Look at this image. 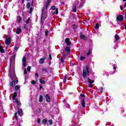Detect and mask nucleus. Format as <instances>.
<instances>
[{"mask_svg":"<svg viewBox=\"0 0 126 126\" xmlns=\"http://www.w3.org/2000/svg\"><path fill=\"white\" fill-rule=\"evenodd\" d=\"M9 75L12 81H18V79H17V77L15 74H14V72H13V69H9Z\"/></svg>","mask_w":126,"mask_h":126,"instance_id":"f257e3e1","label":"nucleus"},{"mask_svg":"<svg viewBox=\"0 0 126 126\" xmlns=\"http://www.w3.org/2000/svg\"><path fill=\"white\" fill-rule=\"evenodd\" d=\"M87 75H89V66L88 65L86 66L85 68L83 69L82 76L84 79H85Z\"/></svg>","mask_w":126,"mask_h":126,"instance_id":"f03ea898","label":"nucleus"},{"mask_svg":"<svg viewBox=\"0 0 126 126\" xmlns=\"http://www.w3.org/2000/svg\"><path fill=\"white\" fill-rule=\"evenodd\" d=\"M10 61V66L11 64L14 63H15V55H13L9 59Z\"/></svg>","mask_w":126,"mask_h":126,"instance_id":"7ed1b4c3","label":"nucleus"},{"mask_svg":"<svg viewBox=\"0 0 126 126\" xmlns=\"http://www.w3.org/2000/svg\"><path fill=\"white\" fill-rule=\"evenodd\" d=\"M116 19L117 21H119V22H122L124 21V16L122 15H119L117 17Z\"/></svg>","mask_w":126,"mask_h":126,"instance_id":"20e7f679","label":"nucleus"},{"mask_svg":"<svg viewBox=\"0 0 126 126\" xmlns=\"http://www.w3.org/2000/svg\"><path fill=\"white\" fill-rule=\"evenodd\" d=\"M10 40H11V38L10 37H7L5 39V44L8 45H10V43H11V41Z\"/></svg>","mask_w":126,"mask_h":126,"instance_id":"39448f33","label":"nucleus"},{"mask_svg":"<svg viewBox=\"0 0 126 126\" xmlns=\"http://www.w3.org/2000/svg\"><path fill=\"white\" fill-rule=\"evenodd\" d=\"M17 83H18V81H12L11 82H10L9 85L11 87H14V86H15Z\"/></svg>","mask_w":126,"mask_h":126,"instance_id":"423d86ee","label":"nucleus"},{"mask_svg":"<svg viewBox=\"0 0 126 126\" xmlns=\"http://www.w3.org/2000/svg\"><path fill=\"white\" fill-rule=\"evenodd\" d=\"M88 80L89 82L88 87L91 88V87H92L93 83H94V81L93 80H91L90 78H88Z\"/></svg>","mask_w":126,"mask_h":126,"instance_id":"0eeeda50","label":"nucleus"},{"mask_svg":"<svg viewBox=\"0 0 126 126\" xmlns=\"http://www.w3.org/2000/svg\"><path fill=\"white\" fill-rule=\"evenodd\" d=\"M45 100L47 103H50L51 102V96L49 94H46L45 96Z\"/></svg>","mask_w":126,"mask_h":126,"instance_id":"6e6552de","label":"nucleus"},{"mask_svg":"<svg viewBox=\"0 0 126 126\" xmlns=\"http://www.w3.org/2000/svg\"><path fill=\"white\" fill-rule=\"evenodd\" d=\"M65 43L66 44L67 46H70V45H71L70 39H69V38H65Z\"/></svg>","mask_w":126,"mask_h":126,"instance_id":"1a4fd4ad","label":"nucleus"},{"mask_svg":"<svg viewBox=\"0 0 126 126\" xmlns=\"http://www.w3.org/2000/svg\"><path fill=\"white\" fill-rule=\"evenodd\" d=\"M23 65L24 67H26L27 66V64H26V58L24 57L22 59Z\"/></svg>","mask_w":126,"mask_h":126,"instance_id":"9d476101","label":"nucleus"},{"mask_svg":"<svg viewBox=\"0 0 126 126\" xmlns=\"http://www.w3.org/2000/svg\"><path fill=\"white\" fill-rule=\"evenodd\" d=\"M43 15H44V9L42 11V14L40 19V23L42 25H44V20H43Z\"/></svg>","mask_w":126,"mask_h":126,"instance_id":"9b49d317","label":"nucleus"},{"mask_svg":"<svg viewBox=\"0 0 126 126\" xmlns=\"http://www.w3.org/2000/svg\"><path fill=\"white\" fill-rule=\"evenodd\" d=\"M0 53H1V54H4L5 53L4 49H3V46L1 45V44L0 43Z\"/></svg>","mask_w":126,"mask_h":126,"instance_id":"f8f14e48","label":"nucleus"},{"mask_svg":"<svg viewBox=\"0 0 126 126\" xmlns=\"http://www.w3.org/2000/svg\"><path fill=\"white\" fill-rule=\"evenodd\" d=\"M46 60V57H43L42 58L39 60V63L41 64L44 63H45V61Z\"/></svg>","mask_w":126,"mask_h":126,"instance_id":"ddd939ff","label":"nucleus"},{"mask_svg":"<svg viewBox=\"0 0 126 126\" xmlns=\"http://www.w3.org/2000/svg\"><path fill=\"white\" fill-rule=\"evenodd\" d=\"M49 5H50V3L47 1L46 3L45 4V7L43 8L42 11H43V9H44V10H45V9H46V10H48V7L49 6Z\"/></svg>","mask_w":126,"mask_h":126,"instance_id":"4468645a","label":"nucleus"},{"mask_svg":"<svg viewBox=\"0 0 126 126\" xmlns=\"http://www.w3.org/2000/svg\"><path fill=\"white\" fill-rule=\"evenodd\" d=\"M22 32V31L21 30V29L20 28H18L16 31V33L19 35V34H20Z\"/></svg>","mask_w":126,"mask_h":126,"instance_id":"2eb2a0df","label":"nucleus"},{"mask_svg":"<svg viewBox=\"0 0 126 126\" xmlns=\"http://www.w3.org/2000/svg\"><path fill=\"white\" fill-rule=\"evenodd\" d=\"M43 98H44V97L42 94L39 95V97L38 99V102H39V103H42V102H43Z\"/></svg>","mask_w":126,"mask_h":126,"instance_id":"dca6fc26","label":"nucleus"},{"mask_svg":"<svg viewBox=\"0 0 126 126\" xmlns=\"http://www.w3.org/2000/svg\"><path fill=\"white\" fill-rule=\"evenodd\" d=\"M23 113V111H22V109H18V114L19 116L21 117V116H22V113Z\"/></svg>","mask_w":126,"mask_h":126,"instance_id":"f3484780","label":"nucleus"},{"mask_svg":"<svg viewBox=\"0 0 126 126\" xmlns=\"http://www.w3.org/2000/svg\"><path fill=\"white\" fill-rule=\"evenodd\" d=\"M16 96H17V93L15 92L13 93L12 95V99L13 100H16Z\"/></svg>","mask_w":126,"mask_h":126,"instance_id":"a211bd4d","label":"nucleus"},{"mask_svg":"<svg viewBox=\"0 0 126 126\" xmlns=\"http://www.w3.org/2000/svg\"><path fill=\"white\" fill-rule=\"evenodd\" d=\"M81 105L83 108H85V101H84V98H83L81 102Z\"/></svg>","mask_w":126,"mask_h":126,"instance_id":"6ab92c4d","label":"nucleus"},{"mask_svg":"<svg viewBox=\"0 0 126 126\" xmlns=\"http://www.w3.org/2000/svg\"><path fill=\"white\" fill-rule=\"evenodd\" d=\"M80 39H81L82 40H85V35L82 34V32L80 33Z\"/></svg>","mask_w":126,"mask_h":126,"instance_id":"aec40b11","label":"nucleus"},{"mask_svg":"<svg viewBox=\"0 0 126 126\" xmlns=\"http://www.w3.org/2000/svg\"><path fill=\"white\" fill-rule=\"evenodd\" d=\"M65 51L67 53H69L70 52V47L69 46H66L65 47Z\"/></svg>","mask_w":126,"mask_h":126,"instance_id":"412c9836","label":"nucleus"},{"mask_svg":"<svg viewBox=\"0 0 126 126\" xmlns=\"http://www.w3.org/2000/svg\"><path fill=\"white\" fill-rule=\"evenodd\" d=\"M22 21V17L20 16L18 17V23H20Z\"/></svg>","mask_w":126,"mask_h":126,"instance_id":"4be33fe9","label":"nucleus"},{"mask_svg":"<svg viewBox=\"0 0 126 126\" xmlns=\"http://www.w3.org/2000/svg\"><path fill=\"white\" fill-rule=\"evenodd\" d=\"M15 103L17 104V106H20V102L18 101V99L16 98V100H15Z\"/></svg>","mask_w":126,"mask_h":126,"instance_id":"5701e85b","label":"nucleus"},{"mask_svg":"<svg viewBox=\"0 0 126 126\" xmlns=\"http://www.w3.org/2000/svg\"><path fill=\"white\" fill-rule=\"evenodd\" d=\"M115 38L116 41H118L120 40V36H119L118 34L115 35Z\"/></svg>","mask_w":126,"mask_h":126,"instance_id":"b1692460","label":"nucleus"},{"mask_svg":"<svg viewBox=\"0 0 126 126\" xmlns=\"http://www.w3.org/2000/svg\"><path fill=\"white\" fill-rule=\"evenodd\" d=\"M31 6V3L29 2H28L26 5L27 8H28L29 9V8H30Z\"/></svg>","mask_w":126,"mask_h":126,"instance_id":"393cba45","label":"nucleus"},{"mask_svg":"<svg viewBox=\"0 0 126 126\" xmlns=\"http://www.w3.org/2000/svg\"><path fill=\"white\" fill-rule=\"evenodd\" d=\"M73 12H76V6L74 5L72 8Z\"/></svg>","mask_w":126,"mask_h":126,"instance_id":"a878e982","label":"nucleus"},{"mask_svg":"<svg viewBox=\"0 0 126 126\" xmlns=\"http://www.w3.org/2000/svg\"><path fill=\"white\" fill-rule=\"evenodd\" d=\"M47 119H44L42 120V124H43V125H47Z\"/></svg>","mask_w":126,"mask_h":126,"instance_id":"bb28decb","label":"nucleus"},{"mask_svg":"<svg viewBox=\"0 0 126 126\" xmlns=\"http://www.w3.org/2000/svg\"><path fill=\"white\" fill-rule=\"evenodd\" d=\"M19 86L18 85H17L15 86V91H18V90H19Z\"/></svg>","mask_w":126,"mask_h":126,"instance_id":"cd10ccee","label":"nucleus"},{"mask_svg":"<svg viewBox=\"0 0 126 126\" xmlns=\"http://www.w3.org/2000/svg\"><path fill=\"white\" fill-rule=\"evenodd\" d=\"M41 69H42V71H45V72H49V71L46 68H41Z\"/></svg>","mask_w":126,"mask_h":126,"instance_id":"c85d7f7f","label":"nucleus"},{"mask_svg":"<svg viewBox=\"0 0 126 126\" xmlns=\"http://www.w3.org/2000/svg\"><path fill=\"white\" fill-rule=\"evenodd\" d=\"M39 82L41 83V84H45V81L42 79H39Z\"/></svg>","mask_w":126,"mask_h":126,"instance_id":"c756f323","label":"nucleus"},{"mask_svg":"<svg viewBox=\"0 0 126 126\" xmlns=\"http://www.w3.org/2000/svg\"><path fill=\"white\" fill-rule=\"evenodd\" d=\"M94 29H99V24L97 23L95 24Z\"/></svg>","mask_w":126,"mask_h":126,"instance_id":"7c9ffc66","label":"nucleus"},{"mask_svg":"<svg viewBox=\"0 0 126 126\" xmlns=\"http://www.w3.org/2000/svg\"><path fill=\"white\" fill-rule=\"evenodd\" d=\"M66 79H67V77H66V75H65L63 78V84L65 83V81H66Z\"/></svg>","mask_w":126,"mask_h":126,"instance_id":"2f4dec72","label":"nucleus"},{"mask_svg":"<svg viewBox=\"0 0 126 126\" xmlns=\"http://www.w3.org/2000/svg\"><path fill=\"white\" fill-rule=\"evenodd\" d=\"M24 29H25L27 31L28 30V28H27V24L24 25Z\"/></svg>","mask_w":126,"mask_h":126,"instance_id":"473e14b6","label":"nucleus"},{"mask_svg":"<svg viewBox=\"0 0 126 126\" xmlns=\"http://www.w3.org/2000/svg\"><path fill=\"white\" fill-rule=\"evenodd\" d=\"M51 9H52V10H56V6H52L51 7Z\"/></svg>","mask_w":126,"mask_h":126,"instance_id":"72a5a7b5","label":"nucleus"},{"mask_svg":"<svg viewBox=\"0 0 126 126\" xmlns=\"http://www.w3.org/2000/svg\"><path fill=\"white\" fill-rule=\"evenodd\" d=\"M80 61H83V60H85V57L84 56H81L80 58Z\"/></svg>","mask_w":126,"mask_h":126,"instance_id":"f704fd0d","label":"nucleus"},{"mask_svg":"<svg viewBox=\"0 0 126 126\" xmlns=\"http://www.w3.org/2000/svg\"><path fill=\"white\" fill-rule=\"evenodd\" d=\"M31 83H32V85H35V84H36V81L34 80H32V81Z\"/></svg>","mask_w":126,"mask_h":126,"instance_id":"c9c22d12","label":"nucleus"},{"mask_svg":"<svg viewBox=\"0 0 126 126\" xmlns=\"http://www.w3.org/2000/svg\"><path fill=\"white\" fill-rule=\"evenodd\" d=\"M49 124L50 125H53V120L52 119L49 120Z\"/></svg>","mask_w":126,"mask_h":126,"instance_id":"e433bc0d","label":"nucleus"},{"mask_svg":"<svg viewBox=\"0 0 126 126\" xmlns=\"http://www.w3.org/2000/svg\"><path fill=\"white\" fill-rule=\"evenodd\" d=\"M14 117L16 120H18V118H17V112L15 113Z\"/></svg>","mask_w":126,"mask_h":126,"instance_id":"4c0bfd02","label":"nucleus"},{"mask_svg":"<svg viewBox=\"0 0 126 126\" xmlns=\"http://www.w3.org/2000/svg\"><path fill=\"white\" fill-rule=\"evenodd\" d=\"M63 58L64 59V56L61 57V62L62 63H64V61L63 60Z\"/></svg>","mask_w":126,"mask_h":126,"instance_id":"58836bf2","label":"nucleus"},{"mask_svg":"<svg viewBox=\"0 0 126 126\" xmlns=\"http://www.w3.org/2000/svg\"><path fill=\"white\" fill-rule=\"evenodd\" d=\"M27 70L28 71L30 72V71L31 70V66H28L27 68Z\"/></svg>","mask_w":126,"mask_h":126,"instance_id":"ea45409f","label":"nucleus"},{"mask_svg":"<svg viewBox=\"0 0 126 126\" xmlns=\"http://www.w3.org/2000/svg\"><path fill=\"white\" fill-rule=\"evenodd\" d=\"M29 21H30V18H28V19L26 21V23L28 24L29 23Z\"/></svg>","mask_w":126,"mask_h":126,"instance_id":"a19ab883","label":"nucleus"},{"mask_svg":"<svg viewBox=\"0 0 126 126\" xmlns=\"http://www.w3.org/2000/svg\"><path fill=\"white\" fill-rule=\"evenodd\" d=\"M36 112L37 113H38L39 114H40V113H41V109H40V108H37L36 109Z\"/></svg>","mask_w":126,"mask_h":126,"instance_id":"79ce46f5","label":"nucleus"},{"mask_svg":"<svg viewBox=\"0 0 126 126\" xmlns=\"http://www.w3.org/2000/svg\"><path fill=\"white\" fill-rule=\"evenodd\" d=\"M90 54H91V50H89L88 53H87V56H90Z\"/></svg>","mask_w":126,"mask_h":126,"instance_id":"37998d69","label":"nucleus"},{"mask_svg":"<svg viewBox=\"0 0 126 126\" xmlns=\"http://www.w3.org/2000/svg\"><path fill=\"white\" fill-rule=\"evenodd\" d=\"M39 90H40V91H41V90H42V89H43V87L42 86V85H41V84H39Z\"/></svg>","mask_w":126,"mask_h":126,"instance_id":"c03bdc74","label":"nucleus"},{"mask_svg":"<svg viewBox=\"0 0 126 126\" xmlns=\"http://www.w3.org/2000/svg\"><path fill=\"white\" fill-rule=\"evenodd\" d=\"M55 10H56V14L57 15L59 14V9L56 8Z\"/></svg>","mask_w":126,"mask_h":126,"instance_id":"a18cd8bd","label":"nucleus"},{"mask_svg":"<svg viewBox=\"0 0 126 126\" xmlns=\"http://www.w3.org/2000/svg\"><path fill=\"white\" fill-rule=\"evenodd\" d=\"M45 33V36H48V34H49V31H47V30L46 31Z\"/></svg>","mask_w":126,"mask_h":126,"instance_id":"49530a36","label":"nucleus"},{"mask_svg":"<svg viewBox=\"0 0 126 126\" xmlns=\"http://www.w3.org/2000/svg\"><path fill=\"white\" fill-rule=\"evenodd\" d=\"M32 11H33V8L31 7L30 9V13H32Z\"/></svg>","mask_w":126,"mask_h":126,"instance_id":"de8ad7c7","label":"nucleus"},{"mask_svg":"<svg viewBox=\"0 0 126 126\" xmlns=\"http://www.w3.org/2000/svg\"><path fill=\"white\" fill-rule=\"evenodd\" d=\"M76 28H77V25H74L73 26V29H76Z\"/></svg>","mask_w":126,"mask_h":126,"instance_id":"09e8293b","label":"nucleus"},{"mask_svg":"<svg viewBox=\"0 0 126 126\" xmlns=\"http://www.w3.org/2000/svg\"><path fill=\"white\" fill-rule=\"evenodd\" d=\"M15 51H16V52H17V51H18V47L17 46H15Z\"/></svg>","mask_w":126,"mask_h":126,"instance_id":"8fccbe9b","label":"nucleus"},{"mask_svg":"<svg viewBox=\"0 0 126 126\" xmlns=\"http://www.w3.org/2000/svg\"><path fill=\"white\" fill-rule=\"evenodd\" d=\"M103 90H104V88L103 87H101L100 89V92H101V93L103 92Z\"/></svg>","mask_w":126,"mask_h":126,"instance_id":"3c124183","label":"nucleus"},{"mask_svg":"<svg viewBox=\"0 0 126 126\" xmlns=\"http://www.w3.org/2000/svg\"><path fill=\"white\" fill-rule=\"evenodd\" d=\"M24 73L25 74H27V70L26 69V68L24 69Z\"/></svg>","mask_w":126,"mask_h":126,"instance_id":"603ef678","label":"nucleus"},{"mask_svg":"<svg viewBox=\"0 0 126 126\" xmlns=\"http://www.w3.org/2000/svg\"><path fill=\"white\" fill-rule=\"evenodd\" d=\"M43 21H45V20H46V17H45V15H43Z\"/></svg>","mask_w":126,"mask_h":126,"instance_id":"864d4df0","label":"nucleus"},{"mask_svg":"<svg viewBox=\"0 0 126 126\" xmlns=\"http://www.w3.org/2000/svg\"><path fill=\"white\" fill-rule=\"evenodd\" d=\"M80 96L82 97H85V94H80Z\"/></svg>","mask_w":126,"mask_h":126,"instance_id":"5fc2aeb1","label":"nucleus"},{"mask_svg":"<svg viewBox=\"0 0 126 126\" xmlns=\"http://www.w3.org/2000/svg\"><path fill=\"white\" fill-rule=\"evenodd\" d=\"M62 55H63V56H65V52L64 51L63 52Z\"/></svg>","mask_w":126,"mask_h":126,"instance_id":"6e6d98bb","label":"nucleus"},{"mask_svg":"<svg viewBox=\"0 0 126 126\" xmlns=\"http://www.w3.org/2000/svg\"><path fill=\"white\" fill-rule=\"evenodd\" d=\"M35 76H37V77H39V74H38V73H35Z\"/></svg>","mask_w":126,"mask_h":126,"instance_id":"4d7b16f0","label":"nucleus"},{"mask_svg":"<svg viewBox=\"0 0 126 126\" xmlns=\"http://www.w3.org/2000/svg\"><path fill=\"white\" fill-rule=\"evenodd\" d=\"M49 60H52V55H51V54H49Z\"/></svg>","mask_w":126,"mask_h":126,"instance_id":"13d9d810","label":"nucleus"},{"mask_svg":"<svg viewBox=\"0 0 126 126\" xmlns=\"http://www.w3.org/2000/svg\"><path fill=\"white\" fill-rule=\"evenodd\" d=\"M21 3H22V4H23V3H24V0H21Z\"/></svg>","mask_w":126,"mask_h":126,"instance_id":"bf43d9fd","label":"nucleus"},{"mask_svg":"<svg viewBox=\"0 0 126 126\" xmlns=\"http://www.w3.org/2000/svg\"><path fill=\"white\" fill-rule=\"evenodd\" d=\"M37 123L40 124V119H37Z\"/></svg>","mask_w":126,"mask_h":126,"instance_id":"052dcab7","label":"nucleus"},{"mask_svg":"<svg viewBox=\"0 0 126 126\" xmlns=\"http://www.w3.org/2000/svg\"><path fill=\"white\" fill-rule=\"evenodd\" d=\"M120 9H121V10H124V8H123L122 6H120Z\"/></svg>","mask_w":126,"mask_h":126,"instance_id":"680f3d73","label":"nucleus"},{"mask_svg":"<svg viewBox=\"0 0 126 126\" xmlns=\"http://www.w3.org/2000/svg\"><path fill=\"white\" fill-rule=\"evenodd\" d=\"M67 107L69 108V109H70V105L68 104L67 105Z\"/></svg>","mask_w":126,"mask_h":126,"instance_id":"e2e57ef3","label":"nucleus"},{"mask_svg":"<svg viewBox=\"0 0 126 126\" xmlns=\"http://www.w3.org/2000/svg\"><path fill=\"white\" fill-rule=\"evenodd\" d=\"M113 69H114L115 70H116V69H117V67L114 66V67H113Z\"/></svg>","mask_w":126,"mask_h":126,"instance_id":"0e129e2a","label":"nucleus"},{"mask_svg":"<svg viewBox=\"0 0 126 126\" xmlns=\"http://www.w3.org/2000/svg\"><path fill=\"white\" fill-rule=\"evenodd\" d=\"M33 2H34V1H32V3H31V5H33Z\"/></svg>","mask_w":126,"mask_h":126,"instance_id":"69168bd1","label":"nucleus"},{"mask_svg":"<svg viewBox=\"0 0 126 126\" xmlns=\"http://www.w3.org/2000/svg\"><path fill=\"white\" fill-rule=\"evenodd\" d=\"M51 0H47V2H49L50 3V2H51Z\"/></svg>","mask_w":126,"mask_h":126,"instance_id":"338daca9","label":"nucleus"},{"mask_svg":"<svg viewBox=\"0 0 126 126\" xmlns=\"http://www.w3.org/2000/svg\"><path fill=\"white\" fill-rule=\"evenodd\" d=\"M124 6L125 7H126V2L125 3Z\"/></svg>","mask_w":126,"mask_h":126,"instance_id":"774afa93","label":"nucleus"}]
</instances>
